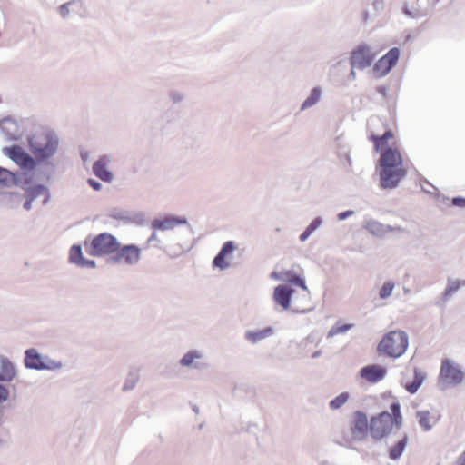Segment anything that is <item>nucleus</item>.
Listing matches in <instances>:
<instances>
[{
	"instance_id": "nucleus-13",
	"label": "nucleus",
	"mask_w": 465,
	"mask_h": 465,
	"mask_svg": "<svg viewBox=\"0 0 465 465\" xmlns=\"http://www.w3.org/2000/svg\"><path fill=\"white\" fill-rule=\"evenodd\" d=\"M380 168L398 169L402 168V157L401 153L391 147L386 148L381 154Z\"/></svg>"
},
{
	"instance_id": "nucleus-36",
	"label": "nucleus",
	"mask_w": 465,
	"mask_h": 465,
	"mask_svg": "<svg viewBox=\"0 0 465 465\" xmlns=\"http://www.w3.org/2000/svg\"><path fill=\"white\" fill-rule=\"evenodd\" d=\"M322 218L318 216L316 218H314L311 223L310 224L306 227V229H308L311 233L312 234L316 230H318L320 228V226L322 224Z\"/></svg>"
},
{
	"instance_id": "nucleus-29",
	"label": "nucleus",
	"mask_w": 465,
	"mask_h": 465,
	"mask_svg": "<svg viewBox=\"0 0 465 465\" xmlns=\"http://www.w3.org/2000/svg\"><path fill=\"white\" fill-rule=\"evenodd\" d=\"M416 417L418 418L419 425L424 431H430L433 428L434 424L430 422L429 411H419L416 413Z\"/></svg>"
},
{
	"instance_id": "nucleus-52",
	"label": "nucleus",
	"mask_w": 465,
	"mask_h": 465,
	"mask_svg": "<svg viewBox=\"0 0 465 465\" xmlns=\"http://www.w3.org/2000/svg\"><path fill=\"white\" fill-rule=\"evenodd\" d=\"M433 1V4H437L440 0H432Z\"/></svg>"
},
{
	"instance_id": "nucleus-7",
	"label": "nucleus",
	"mask_w": 465,
	"mask_h": 465,
	"mask_svg": "<svg viewBox=\"0 0 465 465\" xmlns=\"http://www.w3.org/2000/svg\"><path fill=\"white\" fill-rule=\"evenodd\" d=\"M400 56V50L397 47L391 48L385 55L380 58L373 65V72L376 77H382L388 74L396 64Z\"/></svg>"
},
{
	"instance_id": "nucleus-27",
	"label": "nucleus",
	"mask_w": 465,
	"mask_h": 465,
	"mask_svg": "<svg viewBox=\"0 0 465 465\" xmlns=\"http://www.w3.org/2000/svg\"><path fill=\"white\" fill-rule=\"evenodd\" d=\"M461 286H465V280H448L447 286L442 293L443 302H447L450 297L457 292Z\"/></svg>"
},
{
	"instance_id": "nucleus-51",
	"label": "nucleus",
	"mask_w": 465,
	"mask_h": 465,
	"mask_svg": "<svg viewBox=\"0 0 465 465\" xmlns=\"http://www.w3.org/2000/svg\"><path fill=\"white\" fill-rule=\"evenodd\" d=\"M403 292H404V293H409V292H410V290H409L408 288H405V287H404V288H403Z\"/></svg>"
},
{
	"instance_id": "nucleus-19",
	"label": "nucleus",
	"mask_w": 465,
	"mask_h": 465,
	"mask_svg": "<svg viewBox=\"0 0 465 465\" xmlns=\"http://www.w3.org/2000/svg\"><path fill=\"white\" fill-rule=\"evenodd\" d=\"M116 252L113 259L120 263L132 264L139 259V250L132 245L124 246Z\"/></svg>"
},
{
	"instance_id": "nucleus-11",
	"label": "nucleus",
	"mask_w": 465,
	"mask_h": 465,
	"mask_svg": "<svg viewBox=\"0 0 465 465\" xmlns=\"http://www.w3.org/2000/svg\"><path fill=\"white\" fill-rule=\"evenodd\" d=\"M5 154L9 156L21 168L33 170L35 166V160L26 153L20 146L14 145L5 149Z\"/></svg>"
},
{
	"instance_id": "nucleus-32",
	"label": "nucleus",
	"mask_w": 465,
	"mask_h": 465,
	"mask_svg": "<svg viewBox=\"0 0 465 465\" xmlns=\"http://www.w3.org/2000/svg\"><path fill=\"white\" fill-rule=\"evenodd\" d=\"M350 399V393L347 391L341 392L329 402L331 410H338L342 407Z\"/></svg>"
},
{
	"instance_id": "nucleus-45",
	"label": "nucleus",
	"mask_w": 465,
	"mask_h": 465,
	"mask_svg": "<svg viewBox=\"0 0 465 465\" xmlns=\"http://www.w3.org/2000/svg\"><path fill=\"white\" fill-rule=\"evenodd\" d=\"M34 200V196H32L31 198H29L25 203H24V208L25 210H30L31 209V206H32V202Z\"/></svg>"
},
{
	"instance_id": "nucleus-23",
	"label": "nucleus",
	"mask_w": 465,
	"mask_h": 465,
	"mask_svg": "<svg viewBox=\"0 0 465 465\" xmlns=\"http://www.w3.org/2000/svg\"><path fill=\"white\" fill-rule=\"evenodd\" d=\"M322 95V89L320 86H314L309 94V96L303 101V103L301 105L300 110L305 111L314 105H316Z\"/></svg>"
},
{
	"instance_id": "nucleus-37",
	"label": "nucleus",
	"mask_w": 465,
	"mask_h": 465,
	"mask_svg": "<svg viewBox=\"0 0 465 465\" xmlns=\"http://www.w3.org/2000/svg\"><path fill=\"white\" fill-rule=\"evenodd\" d=\"M169 97L173 103L179 104L183 101L184 94L183 92L173 90L170 92Z\"/></svg>"
},
{
	"instance_id": "nucleus-18",
	"label": "nucleus",
	"mask_w": 465,
	"mask_h": 465,
	"mask_svg": "<svg viewBox=\"0 0 465 465\" xmlns=\"http://www.w3.org/2000/svg\"><path fill=\"white\" fill-rule=\"evenodd\" d=\"M292 293L293 290L291 287L281 284L274 289L273 300L282 309L287 310L290 308Z\"/></svg>"
},
{
	"instance_id": "nucleus-50",
	"label": "nucleus",
	"mask_w": 465,
	"mask_h": 465,
	"mask_svg": "<svg viewBox=\"0 0 465 465\" xmlns=\"http://www.w3.org/2000/svg\"><path fill=\"white\" fill-rule=\"evenodd\" d=\"M378 92H379V93H381V94H385V93H386V88H385V87H383V86H380V87L378 88Z\"/></svg>"
},
{
	"instance_id": "nucleus-43",
	"label": "nucleus",
	"mask_w": 465,
	"mask_h": 465,
	"mask_svg": "<svg viewBox=\"0 0 465 465\" xmlns=\"http://www.w3.org/2000/svg\"><path fill=\"white\" fill-rule=\"evenodd\" d=\"M88 183L95 191H99L102 187L101 184L94 179H89Z\"/></svg>"
},
{
	"instance_id": "nucleus-46",
	"label": "nucleus",
	"mask_w": 465,
	"mask_h": 465,
	"mask_svg": "<svg viewBox=\"0 0 465 465\" xmlns=\"http://www.w3.org/2000/svg\"><path fill=\"white\" fill-rule=\"evenodd\" d=\"M458 465H465V450L460 455L458 459Z\"/></svg>"
},
{
	"instance_id": "nucleus-40",
	"label": "nucleus",
	"mask_w": 465,
	"mask_h": 465,
	"mask_svg": "<svg viewBox=\"0 0 465 465\" xmlns=\"http://www.w3.org/2000/svg\"><path fill=\"white\" fill-rule=\"evenodd\" d=\"M312 309L311 307H302L300 305H296V301H293V307L292 311L297 313H306L310 312Z\"/></svg>"
},
{
	"instance_id": "nucleus-48",
	"label": "nucleus",
	"mask_w": 465,
	"mask_h": 465,
	"mask_svg": "<svg viewBox=\"0 0 465 465\" xmlns=\"http://www.w3.org/2000/svg\"><path fill=\"white\" fill-rule=\"evenodd\" d=\"M271 278H272V279H275V280H281V278H280V276H279V274H278V272H272L271 273Z\"/></svg>"
},
{
	"instance_id": "nucleus-15",
	"label": "nucleus",
	"mask_w": 465,
	"mask_h": 465,
	"mask_svg": "<svg viewBox=\"0 0 465 465\" xmlns=\"http://www.w3.org/2000/svg\"><path fill=\"white\" fill-rule=\"evenodd\" d=\"M235 250V244L232 241L225 242L219 252L213 260V266L215 268H219L222 271L227 270L230 268L231 263L225 260L227 256H231Z\"/></svg>"
},
{
	"instance_id": "nucleus-41",
	"label": "nucleus",
	"mask_w": 465,
	"mask_h": 465,
	"mask_svg": "<svg viewBox=\"0 0 465 465\" xmlns=\"http://www.w3.org/2000/svg\"><path fill=\"white\" fill-rule=\"evenodd\" d=\"M9 391L6 388L0 385V402H4L8 399Z\"/></svg>"
},
{
	"instance_id": "nucleus-33",
	"label": "nucleus",
	"mask_w": 465,
	"mask_h": 465,
	"mask_svg": "<svg viewBox=\"0 0 465 465\" xmlns=\"http://www.w3.org/2000/svg\"><path fill=\"white\" fill-rule=\"evenodd\" d=\"M292 284L295 285V286H298L300 288H302L303 291L307 292V294L304 295V299L305 301L307 302V303L309 302V291H308V287L305 283V281L303 278H302L300 275L298 274H294L293 276H292L289 280H288Z\"/></svg>"
},
{
	"instance_id": "nucleus-21",
	"label": "nucleus",
	"mask_w": 465,
	"mask_h": 465,
	"mask_svg": "<svg viewBox=\"0 0 465 465\" xmlns=\"http://www.w3.org/2000/svg\"><path fill=\"white\" fill-rule=\"evenodd\" d=\"M109 159L105 156L101 157L98 161L94 163L93 172L94 173L104 182H111L113 178L112 173L107 169Z\"/></svg>"
},
{
	"instance_id": "nucleus-24",
	"label": "nucleus",
	"mask_w": 465,
	"mask_h": 465,
	"mask_svg": "<svg viewBox=\"0 0 465 465\" xmlns=\"http://www.w3.org/2000/svg\"><path fill=\"white\" fill-rule=\"evenodd\" d=\"M408 435L404 434L402 438L400 440H398L396 444L389 450V458L392 460H399L403 454L405 448L408 444Z\"/></svg>"
},
{
	"instance_id": "nucleus-26",
	"label": "nucleus",
	"mask_w": 465,
	"mask_h": 465,
	"mask_svg": "<svg viewBox=\"0 0 465 465\" xmlns=\"http://www.w3.org/2000/svg\"><path fill=\"white\" fill-rule=\"evenodd\" d=\"M15 376L14 365L5 360L0 362V381H11Z\"/></svg>"
},
{
	"instance_id": "nucleus-22",
	"label": "nucleus",
	"mask_w": 465,
	"mask_h": 465,
	"mask_svg": "<svg viewBox=\"0 0 465 465\" xmlns=\"http://www.w3.org/2000/svg\"><path fill=\"white\" fill-rule=\"evenodd\" d=\"M69 260L71 262L76 263L79 266L94 267V261H88L83 258L82 249L79 245H73L70 249Z\"/></svg>"
},
{
	"instance_id": "nucleus-49",
	"label": "nucleus",
	"mask_w": 465,
	"mask_h": 465,
	"mask_svg": "<svg viewBox=\"0 0 465 465\" xmlns=\"http://www.w3.org/2000/svg\"><path fill=\"white\" fill-rule=\"evenodd\" d=\"M321 355H322V351H320V350H319V351H314V352L312 353V357L313 359H316V358H319Z\"/></svg>"
},
{
	"instance_id": "nucleus-42",
	"label": "nucleus",
	"mask_w": 465,
	"mask_h": 465,
	"mask_svg": "<svg viewBox=\"0 0 465 465\" xmlns=\"http://www.w3.org/2000/svg\"><path fill=\"white\" fill-rule=\"evenodd\" d=\"M312 235L311 232L305 228V230L300 234L299 240L301 242H305L309 239V237Z\"/></svg>"
},
{
	"instance_id": "nucleus-25",
	"label": "nucleus",
	"mask_w": 465,
	"mask_h": 465,
	"mask_svg": "<svg viewBox=\"0 0 465 465\" xmlns=\"http://www.w3.org/2000/svg\"><path fill=\"white\" fill-rule=\"evenodd\" d=\"M414 378L411 382L404 384L405 390L411 394H414L419 388L422 385L425 380V374L418 368H415L414 371Z\"/></svg>"
},
{
	"instance_id": "nucleus-20",
	"label": "nucleus",
	"mask_w": 465,
	"mask_h": 465,
	"mask_svg": "<svg viewBox=\"0 0 465 465\" xmlns=\"http://www.w3.org/2000/svg\"><path fill=\"white\" fill-rule=\"evenodd\" d=\"M362 226L366 231H368L370 233H371L377 237H383L389 232H391L394 230V228L392 226L388 225V224H383L374 219H366L363 222Z\"/></svg>"
},
{
	"instance_id": "nucleus-17",
	"label": "nucleus",
	"mask_w": 465,
	"mask_h": 465,
	"mask_svg": "<svg viewBox=\"0 0 465 465\" xmlns=\"http://www.w3.org/2000/svg\"><path fill=\"white\" fill-rule=\"evenodd\" d=\"M25 364L30 369L44 370L49 368L46 359L35 349H29L25 351Z\"/></svg>"
},
{
	"instance_id": "nucleus-14",
	"label": "nucleus",
	"mask_w": 465,
	"mask_h": 465,
	"mask_svg": "<svg viewBox=\"0 0 465 465\" xmlns=\"http://www.w3.org/2000/svg\"><path fill=\"white\" fill-rule=\"evenodd\" d=\"M386 373V368L379 364L367 365L362 367L360 371L361 377L370 383L381 381L384 379Z\"/></svg>"
},
{
	"instance_id": "nucleus-38",
	"label": "nucleus",
	"mask_w": 465,
	"mask_h": 465,
	"mask_svg": "<svg viewBox=\"0 0 465 465\" xmlns=\"http://www.w3.org/2000/svg\"><path fill=\"white\" fill-rule=\"evenodd\" d=\"M451 203L454 206L465 208V198L461 196L453 197Z\"/></svg>"
},
{
	"instance_id": "nucleus-16",
	"label": "nucleus",
	"mask_w": 465,
	"mask_h": 465,
	"mask_svg": "<svg viewBox=\"0 0 465 465\" xmlns=\"http://www.w3.org/2000/svg\"><path fill=\"white\" fill-rule=\"evenodd\" d=\"M275 329L268 326L262 330H248L244 332V340L252 345H255L260 341L273 336Z\"/></svg>"
},
{
	"instance_id": "nucleus-39",
	"label": "nucleus",
	"mask_w": 465,
	"mask_h": 465,
	"mask_svg": "<svg viewBox=\"0 0 465 465\" xmlns=\"http://www.w3.org/2000/svg\"><path fill=\"white\" fill-rule=\"evenodd\" d=\"M354 214V211L352 210H347L344 212H341L337 214V218L339 221H343L348 219L349 217H351Z\"/></svg>"
},
{
	"instance_id": "nucleus-9",
	"label": "nucleus",
	"mask_w": 465,
	"mask_h": 465,
	"mask_svg": "<svg viewBox=\"0 0 465 465\" xmlns=\"http://www.w3.org/2000/svg\"><path fill=\"white\" fill-rule=\"evenodd\" d=\"M29 143L34 153L43 158L51 156L55 151L56 143L48 135H35Z\"/></svg>"
},
{
	"instance_id": "nucleus-4",
	"label": "nucleus",
	"mask_w": 465,
	"mask_h": 465,
	"mask_svg": "<svg viewBox=\"0 0 465 465\" xmlns=\"http://www.w3.org/2000/svg\"><path fill=\"white\" fill-rule=\"evenodd\" d=\"M188 223L185 216H178L173 214H164L156 217L151 221L150 226L152 229L151 240H158V231L169 232L173 230L175 227L180 225H185Z\"/></svg>"
},
{
	"instance_id": "nucleus-5",
	"label": "nucleus",
	"mask_w": 465,
	"mask_h": 465,
	"mask_svg": "<svg viewBox=\"0 0 465 465\" xmlns=\"http://www.w3.org/2000/svg\"><path fill=\"white\" fill-rule=\"evenodd\" d=\"M119 244L116 239L108 233H101L94 237L91 242L89 254L101 256L114 253L118 251Z\"/></svg>"
},
{
	"instance_id": "nucleus-12",
	"label": "nucleus",
	"mask_w": 465,
	"mask_h": 465,
	"mask_svg": "<svg viewBox=\"0 0 465 465\" xmlns=\"http://www.w3.org/2000/svg\"><path fill=\"white\" fill-rule=\"evenodd\" d=\"M369 428L367 415L363 411H356L353 413V420L351 426L353 438L357 440H362L367 436Z\"/></svg>"
},
{
	"instance_id": "nucleus-10",
	"label": "nucleus",
	"mask_w": 465,
	"mask_h": 465,
	"mask_svg": "<svg viewBox=\"0 0 465 465\" xmlns=\"http://www.w3.org/2000/svg\"><path fill=\"white\" fill-rule=\"evenodd\" d=\"M380 186L382 189H394L400 182L406 176V171L403 168L387 169L380 168Z\"/></svg>"
},
{
	"instance_id": "nucleus-3",
	"label": "nucleus",
	"mask_w": 465,
	"mask_h": 465,
	"mask_svg": "<svg viewBox=\"0 0 465 465\" xmlns=\"http://www.w3.org/2000/svg\"><path fill=\"white\" fill-rule=\"evenodd\" d=\"M377 55V52L367 44L357 45L351 52L349 63L351 67L364 70L370 67Z\"/></svg>"
},
{
	"instance_id": "nucleus-34",
	"label": "nucleus",
	"mask_w": 465,
	"mask_h": 465,
	"mask_svg": "<svg viewBox=\"0 0 465 465\" xmlns=\"http://www.w3.org/2000/svg\"><path fill=\"white\" fill-rule=\"evenodd\" d=\"M395 284L391 281L385 282L379 291V296L381 299H387L392 294V291Z\"/></svg>"
},
{
	"instance_id": "nucleus-35",
	"label": "nucleus",
	"mask_w": 465,
	"mask_h": 465,
	"mask_svg": "<svg viewBox=\"0 0 465 465\" xmlns=\"http://www.w3.org/2000/svg\"><path fill=\"white\" fill-rule=\"evenodd\" d=\"M353 325L351 323H345L341 326H332L327 333V338H331L341 333H345L346 331H350Z\"/></svg>"
},
{
	"instance_id": "nucleus-28",
	"label": "nucleus",
	"mask_w": 465,
	"mask_h": 465,
	"mask_svg": "<svg viewBox=\"0 0 465 465\" xmlns=\"http://www.w3.org/2000/svg\"><path fill=\"white\" fill-rule=\"evenodd\" d=\"M393 135L391 130L388 129L381 135H377L375 134H371V140L374 143V147L377 151L381 150L387 143L388 139L391 138Z\"/></svg>"
},
{
	"instance_id": "nucleus-6",
	"label": "nucleus",
	"mask_w": 465,
	"mask_h": 465,
	"mask_svg": "<svg viewBox=\"0 0 465 465\" xmlns=\"http://www.w3.org/2000/svg\"><path fill=\"white\" fill-rule=\"evenodd\" d=\"M463 371L458 363L450 359H444L440 371V383L445 385H458L463 381Z\"/></svg>"
},
{
	"instance_id": "nucleus-1",
	"label": "nucleus",
	"mask_w": 465,
	"mask_h": 465,
	"mask_svg": "<svg viewBox=\"0 0 465 465\" xmlns=\"http://www.w3.org/2000/svg\"><path fill=\"white\" fill-rule=\"evenodd\" d=\"M391 412L384 411L372 416L370 420V434L372 439L381 440L388 437L393 428L401 429L403 418L401 412V404L394 401L390 405Z\"/></svg>"
},
{
	"instance_id": "nucleus-44",
	"label": "nucleus",
	"mask_w": 465,
	"mask_h": 465,
	"mask_svg": "<svg viewBox=\"0 0 465 465\" xmlns=\"http://www.w3.org/2000/svg\"><path fill=\"white\" fill-rule=\"evenodd\" d=\"M403 13L411 18L416 17L415 14H413V12L406 5L403 7Z\"/></svg>"
},
{
	"instance_id": "nucleus-30",
	"label": "nucleus",
	"mask_w": 465,
	"mask_h": 465,
	"mask_svg": "<svg viewBox=\"0 0 465 465\" xmlns=\"http://www.w3.org/2000/svg\"><path fill=\"white\" fill-rule=\"evenodd\" d=\"M371 6L372 11L366 10L363 12V20L365 22L377 16L383 10L384 4L382 0H373Z\"/></svg>"
},
{
	"instance_id": "nucleus-8",
	"label": "nucleus",
	"mask_w": 465,
	"mask_h": 465,
	"mask_svg": "<svg viewBox=\"0 0 465 465\" xmlns=\"http://www.w3.org/2000/svg\"><path fill=\"white\" fill-rule=\"evenodd\" d=\"M179 364L183 368L196 371H203L208 367L203 351L197 349L185 352L179 360Z\"/></svg>"
},
{
	"instance_id": "nucleus-2",
	"label": "nucleus",
	"mask_w": 465,
	"mask_h": 465,
	"mask_svg": "<svg viewBox=\"0 0 465 465\" xmlns=\"http://www.w3.org/2000/svg\"><path fill=\"white\" fill-rule=\"evenodd\" d=\"M409 346V336L404 331H391L386 333L377 346V351L389 357L399 358Z\"/></svg>"
},
{
	"instance_id": "nucleus-47",
	"label": "nucleus",
	"mask_w": 465,
	"mask_h": 465,
	"mask_svg": "<svg viewBox=\"0 0 465 465\" xmlns=\"http://www.w3.org/2000/svg\"><path fill=\"white\" fill-rule=\"evenodd\" d=\"M355 69L356 68H353L351 67V72L349 74V79L351 80V81H354L356 79V72H355Z\"/></svg>"
},
{
	"instance_id": "nucleus-31",
	"label": "nucleus",
	"mask_w": 465,
	"mask_h": 465,
	"mask_svg": "<svg viewBox=\"0 0 465 465\" xmlns=\"http://www.w3.org/2000/svg\"><path fill=\"white\" fill-rule=\"evenodd\" d=\"M156 234H157L158 240H151V235H150L147 238V244H150L153 247H156V248L163 250L165 246L167 240H168L167 232L158 231V232H156Z\"/></svg>"
}]
</instances>
